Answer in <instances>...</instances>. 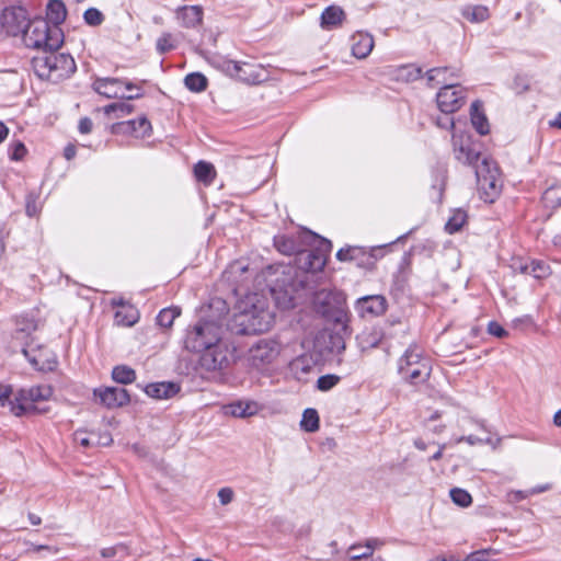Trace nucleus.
<instances>
[{
    "mask_svg": "<svg viewBox=\"0 0 561 561\" xmlns=\"http://www.w3.org/2000/svg\"><path fill=\"white\" fill-rule=\"evenodd\" d=\"M234 335H257L271 330L273 318H201L191 325L185 336V347L201 352L221 342L224 329Z\"/></svg>",
    "mask_w": 561,
    "mask_h": 561,
    "instance_id": "nucleus-1",
    "label": "nucleus"
},
{
    "mask_svg": "<svg viewBox=\"0 0 561 561\" xmlns=\"http://www.w3.org/2000/svg\"><path fill=\"white\" fill-rule=\"evenodd\" d=\"M350 318H325L323 328L314 337V347L320 353H341L345 350V339L351 335Z\"/></svg>",
    "mask_w": 561,
    "mask_h": 561,
    "instance_id": "nucleus-2",
    "label": "nucleus"
},
{
    "mask_svg": "<svg viewBox=\"0 0 561 561\" xmlns=\"http://www.w3.org/2000/svg\"><path fill=\"white\" fill-rule=\"evenodd\" d=\"M23 41L30 48L44 51L57 50L62 44L64 36L59 27L50 26L43 19H36L26 25L23 31Z\"/></svg>",
    "mask_w": 561,
    "mask_h": 561,
    "instance_id": "nucleus-3",
    "label": "nucleus"
},
{
    "mask_svg": "<svg viewBox=\"0 0 561 561\" xmlns=\"http://www.w3.org/2000/svg\"><path fill=\"white\" fill-rule=\"evenodd\" d=\"M34 69L41 78L58 81L67 78L76 71L75 59L64 53L46 50L43 56L33 60Z\"/></svg>",
    "mask_w": 561,
    "mask_h": 561,
    "instance_id": "nucleus-4",
    "label": "nucleus"
},
{
    "mask_svg": "<svg viewBox=\"0 0 561 561\" xmlns=\"http://www.w3.org/2000/svg\"><path fill=\"white\" fill-rule=\"evenodd\" d=\"M398 373L403 380L419 385L425 382L430 377L431 365L428 359L422 357L417 347L411 345L399 359Z\"/></svg>",
    "mask_w": 561,
    "mask_h": 561,
    "instance_id": "nucleus-5",
    "label": "nucleus"
},
{
    "mask_svg": "<svg viewBox=\"0 0 561 561\" xmlns=\"http://www.w3.org/2000/svg\"><path fill=\"white\" fill-rule=\"evenodd\" d=\"M476 176L480 197L485 203H493L499 197L502 188V180L496 163L483 158L476 165Z\"/></svg>",
    "mask_w": 561,
    "mask_h": 561,
    "instance_id": "nucleus-6",
    "label": "nucleus"
},
{
    "mask_svg": "<svg viewBox=\"0 0 561 561\" xmlns=\"http://www.w3.org/2000/svg\"><path fill=\"white\" fill-rule=\"evenodd\" d=\"M53 394L50 386L41 385L30 389H20L15 394V402H10V411L15 416L38 412L36 402L46 401Z\"/></svg>",
    "mask_w": 561,
    "mask_h": 561,
    "instance_id": "nucleus-7",
    "label": "nucleus"
},
{
    "mask_svg": "<svg viewBox=\"0 0 561 561\" xmlns=\"http://www.w3.org/2000/svg\"><path fill=\"white\" fill-rule=\"evenodd\" d=\"M313 238L317 242L316 248L299 253V264L301 268L312 273L323 270L332 249V244L329 240L316 234H313Z\"/></svg>",
    "mask_w": 561,
    "mask_h": 561,
    "instance_id": "nucleus-8",
    "label": "nucleus"
},
{
    "mask_svg": "<svg viewBox=\"0 0 561 561\" xmlns=\"http://www.w3.org/2000/svg\"><path fill=\"white\" fill-rule=\"evenodd\" d=\"M313 304L319 316H343L346 312L345 298L336 290L322 289L316 293Z\"/></svg>",
    "mask_w": 561,
    "mask_h": 561,
    "instance_id": "nucleus-9",
    "label": "nucleus"
},
{
    "mask_svg": "<svg viewBox=\"0 0 561 561\" xmlns=\"http://www.w3.org/2000/svg\"><path fill=\"white\" fill-rule=\"evenodd\" d=\"M198 364L199 368L207 371H220L228 367L229 360V348L222 342L214 344L208 348H203Z\"/></svg>",
    "mask_w": 561,
    "mask_h": 561,
    "instance_id": "nucleus-10",
    "label": "nucleus"
},
{
    "mask_svg": "<svg viewBox=\"0 0 561 561\" xmlns=\"http://www.w3.org/2000/svg\"><path fill=\"white\" fill-rule=\"evenodd\" d=\"M280 353V345L274 340H260L249 351L250 364L260 369L272 364Z\"/></svg>",
    "mask_w": 561,
    "mask_h": 561,
    "instance_id": "nucleus-11",
    "label": "nucleus"
},
{
    "mask_svg": "<svg viewBox=\"0 0 561 561\" xmlns=\"http://www.w3.org/2000/svg\"><path fill=\"white\" fill-rule=\"evenodd\" d=\"M437 105L444 114L458 111L465 101V90L456 83L444 85L436 96Z\"/></svg>",
    "mask_w": 561,
    "mask_h": 561,
    "instance_id": "nucleus-12",
    "label": "nucleus"
},
{
    "mask_svg": "<svg viewBox=\"0 0 561 561\" xmlns=\"http://www.w3.org/2000/svg\"><path fill=\"white\" fill-rule=\"evenodd\" d=\"M266 308L267 300L264 295L250 293L237 300L234 316H260L265 312Z\"/></svg>",
    "mask_w": 561,
    "mask_h": 561,
    "instance_id": "nucleus-13",
    "label": "nucleus"
},
{
    "mask_svg": "<svg viewBox=\"0 0 561 561\" xmlns=\"http://www.w3.org/2000/svg\"><path fill=\"white\" fill-rule=\"evenodd\" d=\"M454 154L455 158L469 165L479 164L480 153L472 147L469 137L455 133L453 135Z\"/></svg>",
    "mask_w": 561,
    "mask_h": 561,
    "instance_id": "nucleus-14",
    "label": "nucleus"
},
{
    "mask_svg": "<svg viewBox=\"0 0 561 561\" xmlns=\"http://www.w3.org/2000/svg\"><path fill=\"white\" fill-rule=\"evenodd\" d=\"M151 131V123L147 119L146 116L113 125V133L128 135L135 138L149 137Z\"/></svg>",
    "mask_w": 561,
    "mask_h": 561,
    "instance_id": "nucleus-15",
    "label": "nucleus"
},
{
    "mask_svg": "<svg viewBox=\"0 0 561 561\" xmlns=\"http://www.w3.org/2000/svg\"><path fill=\"white\" fill-rule=\"evenodd\" d=\"M94 396L99 397L101 403L108 409L124 407L130 401L128 391L121 387H106L104 389H95Z\"/></svg>",
    "mask_w": 561,
    "mask_h": 561,
    "instance_id": "nucleus-16",
    "label": "nucleus"
},
{
    "mask_svg": "<svg viewBox=\"0 0 561 561\" xmlns=\"http://www.w3.org/2000/svg\"><path fill=\"white\" fill-rule=\"evenodd\" d=\"M268 79V71L260 64L240 62L237 80L247 84H260Z\"/></svg>",
    "mask_w": 561,
    "mask_h": 561,
    "instance_id": "nucleus-17",
    "label": "nucleus"
},
{
    "mask_svg": "<svg viewBox=\"0 0 561 561\" xmlns=\"http://www.w3.org/2000/svg\"><path fill=\"white\" fill-rule=\"evenodd\" d=\"M350 43L352 55L357 59L367 58L375 46L373 35L363 31L354 33L351 36Z\"/></svg>",
    "mask_w": 561,
    "mask_h": 561,
    "instance_id": "nucleus-18",
    "label": "nucleus"
},
{
    "mask_svg": "<svg viewBox=\"0 0 561 561\" xmlns=\"http://www.w3.org/2000/svg\"><path fill=\"white\" fill-rule=\"evenodd\" d=\"M387 301L379 295L362 297L356 302L359 316H381L386 312Z\"/></svg>",
    "mask_w": 561,
    "mask_h": 561,
    "instance_id": "nucleus-19",
    "label": "nucleus"
},
{
    "mask_svg": "<svg viewBox=\"0 0 561 561\" xmlns=\"http://www.w3.org/2000/svg\"><path fill=\"white\" fill-rule=\"evenodd\" d=\"M2 19L7 32L13 36L23 33L28 24L23 9H5Z\"/></svg>",
    "mask_w": 561,
    "mask_h": 561,
    "instance_id": "nucleus-20",
    "label": "nucleus"
},
{
    "mask_svg": "<svg viewBox=\"0 0 561 561\" xmlns=\"http://www.w3.org/2000/svg\"><path fill=\"white\" fill-rule=\"evenodd\" d=\"M123 79L119 78H98L93 82V90L107 99L125 98L122 91Z\"/></svg>",
    "mask_w": 561,
    "mask_h": 561,
    "instance_id": "nucleus-21",
    "label": "nucleus"
},
{
    "mask_svg": "<svg viewBox=\"0 0 561 561\" xmlns=\"http://www.w3.org/2000/svg\"><path fill=\"white\" fill-rule=\"evenodd\" d=\"M385 339L386 333L383 329L377 327L366 328L365 330L362 331L360 334L357 335V341L362 351H367L377 347L378 345L383 343Z\"/></svg>",
    "mask_w": 561,
    "mask_h": 561,
    "instance_id": "nucleus-22",
    "label": "nucleus"
},
{
    "mask_svg": "<svg viewBox=\"0 0 561 561\" xmlns=\"http://www.w3.org/2000/svg\"><path fill=\"white\" fill-rule=\"evenodd\" d=\"M345 12L341 7L330 5L321 14L320 26L323 30H332L342 25Z\"/></svg>",
    "mask_w": 561,
    "mask_h": 561,
    "instance_id": "nucleus-23",
    "label": "nucleus"
},
{
    "mask_svg": "<svg viewBox=\"0 0 561 561\" xmlns=\"http://www.w3.org/2000/svg\"><path fill=\"white\" fill-rule=\"evenodd\" d=\"M180 387L174 382H154L145 388V392L154 399H169L178 393Z\"/></svg>",
    "mask_w": 561,
    "mask_h": 561,
    "instance_id": "nucleus-24",
    "label": "nucleus"
},
{
    "mask_svg": "<svg viewBox=\"0 0 561 561\" xmlns=\"http://www.w3.org/2000/svg\"><path fill=\"white\" fill-rule=\"evenodd\" d=\"M176 15L185 27H195L202 23L203 9L199 5H184L178 10Z\"/></svg>",
    "mask_w": 561,
    "mask_h": 561,
    "instance_id": "nucleus-25",
    "label": "nucleus"
},
{
    "mask_svg": "<svg viewBox=\"0 0 561 561\" xmlns=\"http://www.w3.org/2000/svg\"><path fill=\"white\" fill-rule=\"evenodd\" d=\"M66 5L60 0H49L46 9V20L50 26L59 27L66 20Z\"/></svg>",
    "mask_w": 561,
    "mask_h": 561,
    "instance_id": "nucleus-26",
    "label": "nucleus"
},
{
    "mask_svg": "<svg viewBox=\"0 0 561 561\" xmlns=\"http://www.w3.org/2000/svg\"><path fill=\"white\" fill-rule=\"evenodd\" d=\"M259 409V404L254 401H237L226 407V413L244 419L255 415Z\"/></svg>",
    "mask_w": 561,
    "mask_h": 561,
    "instance_id": "nucleus-27",
    "label": "nucleus"
},
{
    "mask_svg": "<svg viewBox=\"0 0 561 561\" xmlns=\"http://www.w3.org/2000/svg\"><path fill=\"white\" fill-rule=\"evenodd\" d=\"M515 268L522 274L530 275L538 279L543 278L549 274V266L538 261H531L530 263L519 262Z\"/></svg>",
    "mask_w": 561,
    "mask_h": 561,
    "instance_id": "nucleus-28",
    "label": "nucleus"
},
{
    "mask_svg": "<svg viewBox=\"0 0 561 561\" xmlns=\"http://www.w3.org/2000/svg\"><path fill=\"white\" fill-rule=\"evenodd\" d=\"M396 80L411 82L421 78L422 70L415 65H402L391 72Z\"/></svg>",
    "mask_w": 561,
    "mask_h": 561,
    "instance_id": "nucleus-29",
    "label": "nucleus"
},
{
    "mask_svg": "<svg viewBox=\"0 0 561 561\" xmlns=\"http://www.w3.org/2000/svg\"><path fill=\"white\" fill-rule=\"evenodd\" d=\"M471 123L480 135H486L490 130L485 115L480 111V103L471 104Z\"/></svg>",
    "mask_w": 561,
    "mask_h": 561,
    "instance_id": "nucleus-30",
    "label": "nucleus"
},
{
    "mask_svg": "<svg viewBox=\"0 0 561 561\" xmlns=\"http://www.w3.org/2000/svg\"><path fill=\"white\" fill-rule=\"evenodd\" d=\"M545 207L556 209L561 206V183L551 184L542 195Z\"/></svg>",
    "mask_w": 561,
    "mask_h": 561,
    "instance_id": "nucleus-31",
    "label": "nucleus"
},
{
    "mask_svg": "<svg viewBox=\"0 0 561 561\" xmlns=\"http://www.w3.org/2000/svg\"><path fill=\"white\" fill-rule=\"evenodd\" d=\"M461 13L468 21L474 23L483 22L489 18V9L484 5H468Z\"/></svg>",
    "mask_w": 561,
    "mask_h": 561,
    "instance_id": "nucleus-32",
    "label": "nucleus"
},
{
    "mask_svg": "<svg viewBox=\"0 0 561 561\" xmlns=\"http://www.w3.org/2000/svg\"><path fill=\"white\" fill-rule=\"evenodd\" d=\"M196 179L204 184H210L216 175L215 168L211 163L199 161L194 168Z\"/></svg>",
    "mask_w": 561,
    "mask_h": 561,
    "instance_id": "nucleus-33",
    "label": "nucleus"
},
{
    "mask_svg": "<svg viewBox=\"0 0 561 561\" xmlns=\"http://www.w3.org/2000/svg\"><path fill=\"white\" fill-rule=\"evenodd\" d=\"M105 115L114 114L115 118L127 116L134 112V106L127 102H114L103 107Z\"/></svg>",
    "mask_w": 561,
    "mask_h": 561,
    "instance_id": "nucleus-34",
    "label": "nucleus"
},
{
    "mask_svg": "<svg viewBox=\"0 0 561 561\" xmlns=\"http://www.w3.org/2000/svg\"><path fill=\"white\" fill-rule=\"evenodd\" d=\"M37 324L34 318H18L15 323V339L23 340L35 331Z\"/></svg>",
    "mask_w": 561,
    "mask_h": 561,
    "instance_id": "nucleus-35",
    "label": "nucleus"
},
{
    "mask_svg": "<svg viewBox=\"0 0 561 561\" xmlns=\"http://www.w3.org/2000/svg\"><path fill=\"white\" fill-rule=\"evenodd\" d=\"M112 377L118 383L128 385L136 379V371L128 366L119 365L113 368Z\"/></svg>",
    "mask_w": 561,
    "mask_h": 561,
    "instance_id": "nucleus-36",
    "label": "nucleus"
},
{
    "mask_svg": "<svg viewBox=\"0 0 561 561\" xmlns=\"http://www.w3.org/2000/svg\"><path fill=\"white\" fill-rule=\"evenodd\" d=\"M467 221V214L462 209H456L451 213L448 218L445 229L448 233H455L459 231Z\"/></svg>",
    "mask_w": 561,
    "mask_h": 561,
    "instance_id": "nucleus-37",
    "label": "nucleus"
},
{
    "mask_svg": "<svg viewBox=\"0 0 561 561\" xmlns=\"http://www.w3.org/2000/svg\"><path fill=\"white\" fill-rule=\"evenodd\" d=\"M184 83L190 91L202 92L207 88V78L199 72H193L185 77Z\"/></svg>",
    "mask_w": 561,
    "mask_h": 561,
    "instance_id": "nucleus-38",
    "label": "nucleus"
},
{
    "mask_svg": "<svg viewBox=\"0 0 561 561\" xmlns=\"http://www.w3.org/2000/svg\"><path fill=\"white\" fill-rule=\"evenodd\" d=\"M300 426L309 433H313L319 428V414L314 409H306L302 414Z\"/></svg>",
    "mask_w": 561,
    "mask_h": 561,
    "instance_id": "nucleus-39",
    "label": "nucleus"
},
{
    "mask_svg": "<svg viewBox=\"0 0 561 561\" xmlns=\"http://www.w3.org/2000/svg\"><path fill=\"white\" fill-rule=\"evenodd\" d=\"M510 328L522 332H536L541 330V324L535 322L533 318H514Z\"/></svg>",
    "mask_w": 561,
    "mask_h": 561,
    "instance_id": "nucleus-40",
    "label": "nucleus"
},
{
    "mask_svg": "<svg viewBox=\"0 0 561 561\" xmlns=\"http://www.w3.org/2000/svg\"><path fill=\"white\" fill-rule=\"evenodd\" d=\"M448 68L446 67H437L432 68L427 71L426 77L430 82L437 81V83H443L444 85L453 83L449 78H447Z\"/></svg>",
    "mask_w": 561,
    "mask_h": 561,
    "instance_id": "nucleus-41",
    "label": "nucleus"
},
{
    "mask_svg": "<svg viewBox=\"0 0 561 561\" xmlns=\"http://www.w3.org/2000/svg\"><path fill=\"white\" fill-rule=\"evenodd\" d=\"M453 502L461 507H468L472 503L471 495L463 489L454 488L450 490Z\"/></svg>",
    "mask_w": 561,
    "mask_h": 561,
    "instance_id": "nucleus-42",
    "label": "nucleus"
},
{
    "mask_svg": "<svg viewBox=\"0 0 561 561\" xmlns=\"http://www.w3.org/2000/svg\"><path fill=\"white\" fill-rule=\"evenodd\" d=\"M274 244L280 253L286 255H290L297 250L295 243L284 236L276 237L274 239Z\"/></svg>",
    "mask_w": 561,
    "mask_h": 561,
    "instance_id": "nucleus-43",
    "label": "nucleus"
},
{
    "mask_svg": "<svg viewBox=\"0 0 561 561\" xmlns=\"http://www.w3.org/2000/svg\"><path fill=\"white\" fill-rule=\"evenodd\" d=\"M340 379L341 378L339 376H336V375H324V376H321L317 380V388L320 391H329V390H331L333 387H335L339 383Z\"/></svg>",
    "mask_w": 561,
    "mask_h": 561,
    "instance_id": "nucleus-44",
    "label": "nucleus"
},
{
    "mask_svg": "<svg viewBox=\"0 0 561 561\" xmlns=\"http://www.w3.org/2000/svg\"><path fill=\"white\" fill-rule=\"evenodd\" d=\"M348 553L351 560L353 561H359L362 559H367L373 556L370 550H368V548L365 545L362 546L359 543L351 546L348 549Z\"/></svg>",
    "mask_w": 561,
    "mask_h": 561,
    "instance_id": "nucleus-45",
    "label": "nucleus"
},
{
    "mask_svg": "<svg viewBox=\"0 0 561 561\" xmlns=\"http://www.w3.org/2000/svg\"><path fill=\"white\" fill-rule=\"evenodd\" d=\"M240 62L241 61L222 59L218 61V68L231 78L237 79Z\"/></svg>",
    "mask_w": 561,
    "mask_h": 561,
    "instance_id": "nucleus-46",
    "label": "nucleus"
},
{
    "mask_svg": "<svg viewBox=\"0 0 561 561\" xmlns=\"http://www.w3.org/2000/svg\"><path fill=\"white\" fill-rule=\"evenodd\" d=\"M123 88L126 91H129V92H134L135 91V93L125 94V98H122L123 100H136V99L141 98L142 94H144L141 85L136 84V83L130 82V81H127V80H123L122 89Z\"/></svg>",
    "mask_w": 561,
    "mask_h": 561,
    "instance_id": "nucleus-47",
    "label": "nucleus"
},
{
    "mask_svg": "<svg viewBox=\"0 0 561 561\" xmlns=\"http://www.w3.org/2000/svg\"><path fill=\"white\" fill-rule=\"evenodd\" d=\"M175 47L172 35L169 33L162 34L157 41V50L160 54L172 50Z\"/></svg>",
    "mask_w": 561,
    "mask_h": 561,
    "instance_id": "nucleus-48",
    "label": "nucleus"
},
{
    "mask_svg": "<svg viewBox=\"0 0 561 561\" xmlns=\"http://www.w3.org/2000/svg\"><path fill=\"white\" fill-rule=\"evenodd\" d=\"M84 21L92 26L100 25L103 22V14L95 8L88 9L83 14Z\"/></svg>",
    "mask_w": 561,
    "mask_h": 561,
    "instance_id": "nucleus-49",
    "label": "nucleus"
},
{
    "mask_svg": "<svg viewBox=\"0 0 561 561\" xmlns=\"http://www.w3.org/2000/svg\"><path fill=\"white\" fill-rule=\"evenodd\" d=\"M488 332H489V334H491L495 337H499V339L508 336V331L502 324H500L497 321L489 322Z\"/></svg>",
    "mask_w": 561,
    "mask_h": 561,
    "instance_id": "nucleus-50",
    "label": "nucleus"
},
{
    "mask_svg": "<svg viewBox=\"0 0 561 561\" xmlns=\"http://www.w3.org/2000/svg\"><path fill=\"white\" fill-rule=\"evenodd\" d=\"M26 153V148L23 142L15 141L10 146V158L12 160L19 161L24 158Z\"/></svg>",
    "mask_w": 561,
    "mask_h": 561,
    "instance_id": "nucleus-51",
    "label": "nucleus"
},
{
    "mask_svg": "<svg viewBox=\"0 0 561 561\" xmlns=\"http://www.w3.org/2000/svg\"><path fill=\"white\" fill-rule=\"evenodd\" d=\"M462 442L468 443L469 445H478V444H491L492 439L491 437H478L474 435H468V436H460L456 439L457 444H460Z\"/></svg>",
    "mask_w": 561,
    "mask_h": 561,
    "instance_id": "nucleus-52",
    "label": "nucleus"
},
{
    "mask_svg": "<svg viewBox=\"0 0 561 561\" xmlns=\"http://www.w3.org/2000/svg\"><path fill=\"white\" fill-rule=\"evenodd\" d=\"M12 393H13L12 386L0 383V407H4L7 404L10 405V402H15V399L14 400L10 399Z\"/></svg>",
    "mask_w": 561,
    "mask_h": 561,
    "instance_id": "nucleus-53",
    "label": "nucleus"
},
{
    "mask_svg": "<svg viewBox=\"0 0 561 561\" xmlns=\"http://www.w3.org/2000/svg\"><path fill=\"white\" fill-rule=\"evenodd\" d=\"M208 308L215 310L217 312L216 316H225L228 312L226 301L220 298L211 299Z\"/></svg>",
    "mask_w": 561,
    "mask_h": 561,
    "instance_id": "nucleus-54",
    "label": "nucleus"
},
{
    "mask_svg": "<svg viewBox=\"0 0 561 561\" xmlns=\"http://www.w3.org/2000/svg\"><path fill=\"white\" fill-rule=\"evenodd\" d=\"M218 497L222 505H227L233 499V491L230 488H222L218 492Z\"/></svg>",
    "mask_w": 561,
    "mask_h": 561,
    "instance_id": "nucleus-55",
    "label": "nucleus"
},
{
    "mask_svg": "<svg viewBox=\"0 0 561 561\" xmlns=\"http://www.w3.org/2000/svg\"><path fill=\"white\" fill-rule=\"evenodd\" d=\"M248 271V267L244 265H241L240 263H233L229 266L227 271H225V276L230 279L231 275L237 273H244Z\"/></svg>",
    "mask_w": 561,
    "mask_h": 561,
    "instance_id": "nucleus-56",
    "label": "nucleus"
},
{
    "mask_svg": "<svg viewBox=\"0 0 561 561\" xmlns=\"http://www.w3.org/2000/svg\"><path fill=\"white\" fill-rule=\"evenodd\" d=\"M23 354L25 355V357L28 359V362L34 366V367H37L39 369H44V365H43V362L41 359V356H31V351L26 347L23 348Z\"/></svg>",
    "mask_w": 561,
    "mask_h": 561,
    "instance_id": "nucleus-57",
    "label": "nucleus"
},
{
    "mask_svg": "<svg viewBox=\"0 0 561 561\" xmlns=\"http://www.w3.org/2000/svg\"><path fill=\"white\" fill-rule=\"evenodd\" d=\"M355 248H346V249H340L336 253V257L340 261H348L353 260V252H355Z\"/></svg>",
    "mask_w": 561,
    "mask_h": 561,
    "instance_id": "nucleus-58",
    "label": "nucleus"
},
{
    "mask_svg": "<svg viewBox=\"0 0 561 561\" xmlns=\"http://www.w3.org/2000/svg\"><path fill=\"white\" fill-rule=\"evenodd\" d=\"M92 121L88 117H83L80 119L78 128L81 134H89L92 130Z\"/></svg>",
    "mask_w": 561,
    "mask_h": 561,
    "instance_id": "nucleus-59",
    "label": "nucleus"
},
{
    "mask_svg": "<svg viewBox=\"0 0 561 561\" xmlns=\"http://www.w3.org/2000/svg\"><path fill=\"white\" fill-rule=\"evenodd\" d=\"M436 124L438 127L446 128V129L454 127V121L450 116H448V114H446L445 116L438 117L436 121Z\"/></svg>",
    "mask_w": 561,
    "mask_h": 561,
    "instance_id": "nucleus-60",
    "label": "nucleus"
},
{
    "mask_svg": "<svg viewBox=\"0 0 561 561\" xmlns=\"http://www.w3.org/2000/svg\"><path fill=\"white\" fill-rule=\"evenodd\" d=\"M383 545H385V542L378 538H370V539H367L365 542V546L368 548V550H370L371 553H374L375 549H378V548L382 547Z\"/></svg>",
    "mask_w": 561,
    "mask_h": 561,
    "instance_id": "nucleus-61",
    "label": "nucleus"
},
{
    "mask_svg": "<svg viewBox=\"0 0 561 561\" xmlns=\"http://www.w3.org/2000/svg\"><path fill=\"white\" fill-rule=\"evenodd\" d=\"M182 310L179 307L164 308L160 310L158 316H181Z\"/></svg>",
    "mask_w": 561,
    "mask_h": 561,
    "instance_id": "nucleus-62",
    "label": "nucleus"
},
{
    "mask_svg": "<svg viewBox=\"0 0 561 561\" xmlns=\"http://www.w3.org/2000/svg\"><path fill=\"white\" fill-rule=\"evenodd\" d=\"M485 556V551L473 552L470 556H468L466 561H488Z\"/></svg>",
    "mask_w": 561,
    "mask_h": 561,
    "instance_id": "nucleus-63",
    "label": "nucleus"
},
{
    "mask_svg": "<svg viewBox=\"0 0 561 561\" xmlns=\"http://www.w3.org/2000/svg\"><path fill=\"white\" fill-rule=\"evenodd\" d=\"M549 126L551 128L561 129V112H559L553 119L549 121Z\"/></svg>",
    "mask_w": 561,
    "mask_h": 561,
    "instance_id": "nucleus-64",
    "label": "nucleus"
}]
</instances>
